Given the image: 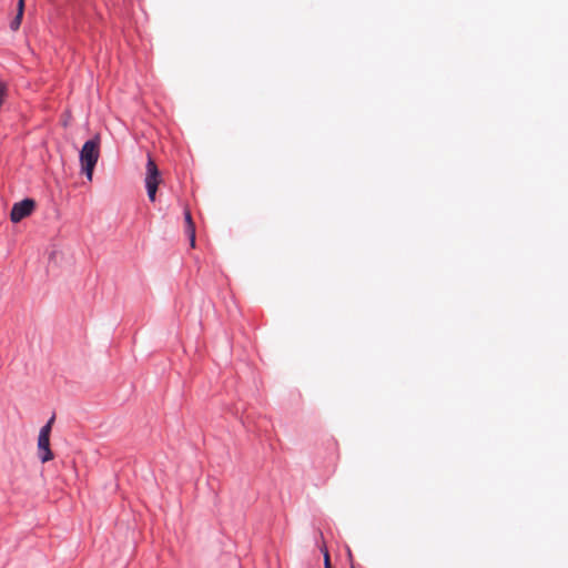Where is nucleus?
Masks as SVG:
<instances>
[{"label": "nucleus", "instance_id": "5", "mask_svg": "<svg viewBox=\"0 0 568 568\" xmlns=\"http://www.w3.org/2000/svg\"><path fill=\"white\" fill-rule=\"evenodd\" d=\"M184 220H185V224H186L185 232L190 236L191 245L194 246V244H195V225L192 220L191 212L189 210L184 211Z\"/></svg>", "mask_w": 568, "mask_h": 568}, {"label": "nucleus", "instance_id": "1", "mask_svg": "<svg viewBox=\"0 0 568 568\" xmlns=\"http://www.w3.org/2000/svg\"><path fill=\"white\" fill-rule=\"evenodd\" d=\"M99 145L100 136L97 134L85 141L80 150L81 171L84 173L88 181H92L93 171L100 156Z\"/></svg>", "mask_w": 568, "mask_h": 568}, {"label": "nucleus", "instance_id": "8", "mask_svg": "<svg viewBox=\"0 0 568 568\" xmlns=\"http://www.w3.org/2000/svg\"><path fill=\"white\" fill-rule=\"evenodd\" d=\"M325 568H332L328 554H325Z\"/></svg>", "mask_w": 568, "mask_h": 568}, {"label": "nucleus", "instance_id": "9", "mask_svg": "<svg viewBox=\"0 0 568 568\" xmlns=\"http://www.w3.org/2000/svg\"><path fill=\"white\" fill-rule=\"evenodd\" d=\"M18 3L24 4V0H19Z\"/></svg>", "mask_w": 568, "mask_h": 568}, {"label": "nucleus", "instance_id": "2", "mask_svg": "<svg viewBox=\"0 0 568 568\" xmlns=\"http://www.w3.org/2000/svg\"><path fill=\"white\" fill-rule=\"evenodd\" d=\"M54 422V415L50 417V419L40 428L38 436V457L41 463H48L53 459L54 455L50 448V434L52 429V424Z\"/></svg>", "mask_w": 568, "mask_h": 568}, {"label": "nucleus", "instance_id": "3", "mask_svg": "<svg viewBox=\"0 0 568 568\" xmlns=\"http://www.w3.org/2000/svg\"><path fill=\"white\" fill-rule=\"evenodd\" d=\"M161 182V173L158 169L153 158L148 153L146 161V176H145V189L148 197L151 202L155 201L158 186Z\"/></svg>", "mask_w": 568, "mask_h": 568}, {"label": "nucleus", "instance_id": "6", "mask_svg": "<svg viewBox=\"0 0 568 568\" xmlns=\"http://www.w3.org/2000/svg\"><path fill=\"white\" fill-rule=\"evenodd\" d=\"M23 10H24V4L18 3V12H17L16 17L10 21V24H9L10 29L12 31H17L20 28L22 17H23Z\"/></svg>", "mask_w": 568, "mask_h": 568}, {"label": "nucleus", "instance_id": "7", "mask_svg": "<svg viewBox=\"0 0 568 568\" xmlns=\"http://www.w3.org/2000/svg\"><path fill=\"white\" fill-rule=\"evenodd\" d=\"M7 94V85L4 82L0 80V106L2 105L4 101V97Z\"/></svg>", "mask_w": 568, "mask_h": 568}, {"label": "nucleus", "instance_id": "4", "mask_svg": "<svg viewBox=\"0 0 568 568\" xmlns=\"http://www.w3.org/2000/svg\"><path fill=\"white\" fill-rule=\"evenodd\" d=\"M36 207L34 200L26 197L20 202L13 204L10 212V220L13 223H18L24 217L29 216Z\"/></svg>", "mask_w": 568, "mask_h": 568}]
</instances>
